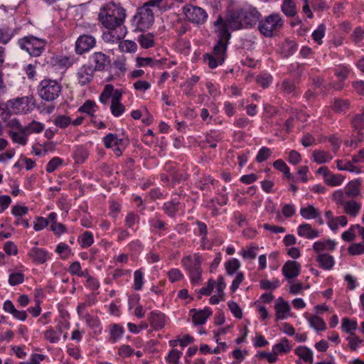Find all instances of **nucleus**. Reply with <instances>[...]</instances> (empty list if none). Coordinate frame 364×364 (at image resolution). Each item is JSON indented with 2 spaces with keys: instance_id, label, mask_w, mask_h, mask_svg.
<instances>
[{
  "instance_id": "obj_23",
  "label": "nucleus",
  "mask_w": 364,
  "mask_h": 364,
  "mask_svg": "<svg viewBox=\"0 0 364 364\" xmlns=\"http://www.w3.org/2000/svg\"><path fill=\"white\" fill-rule=\"evenodd\" d=\"M17 33L16 28L2 25L0 26V43L7 44Z\"/></svg>"
},
{
  "instance_id": "obj_53",
  "label": "nucleus",
  "mask_w": 364,
  "mask_h": 364,
  "mask_svg": "<svg viewBox=\"0 0 364 364\" xmlns=\"http://www.w3.org/2000/svg\"><path fill=\"white\" fill-rule=\"evenodd\" d=\"M280 286V282L277 279H274L272 281L267 279H262L260 281V287L262 289H275Z\"/></svg>"
},
{
  "instance_id": "obj_35",
  "label": "nucleus",
  "mask_w": 364,
  "mask_h": 364,
  "mask_svg": "<svg viewBox=\"0 0 364 364\" xmlns=\"http://www.w3.org/2000/svg\"><path fill=\"white\" fill-rule=\"evenodd\" d=\"M311 327L316 331H324L326 328L323 318L318 316H312L308 318Z\"/></svg>"
},
{
  "instance_id": "obj_19",
  "label": "nucleus",
  "mask_w": 364,
  "mask_h": 364,
  "mask_svg": "<svg viewBox=\"0 0 364 364\" xmlns=\"http://www.w3.org/2000/svg\"><path fill=\"white\" fill-rule=\"evenodd\" d=\"M183 267L188 272L191 269L199 268L201 264L200 257L198 254L187 255L181 260Z\"/></svg>"
},
{
  "instance_id": "obj_45",
  "label": "nucleus",
  "mask_w": 364,
  "mask_h": 364,
  "mask_svg": "<svg viewBox=\"0 0 364 364\" xmlns=\"http://www.w3.org/2000/svg\"><path fill=\"white\" fill-rule=\"evenodd\" d=\"M297 49V45L291 41H285L282 46V53L285 56H289L294 53Z\"/></svg>"
},
{
  "instance_id": "obj_55",
  "label": "nucleus",
  "mask_w": 364,
  "mask_h": 364,
  "mask_svg": "<svg viewBox=\"0 0 364 364\" xmlns=\"http://www.w3.org/2000/svg\"><path fill=\"white\" fill-rule=\"evenodd\" d=\"M71 122L70 117L67 115H59L54 120L55 125L62 129L68 127Z\"/></svg>"
},
{
  "instance_id": "obj_54",
  "label": "nucleus",
  "mask_w": 364,
  "mask_h": 364,
  "mask_svg": "<svg viewBox=\"0 0 364 364\" xmlns=\"http://www.w3.org/2000/svg\"><path fill=\"white\" fill-rule=\"evenodd\" d=\"M119 49L122 52L132 53L136 50V44L132 41H121L119 45Z\"/></svg>"
},
{
  "instance_id": "obj_27",
  "label": "nucleus",
  "mask_w": 364,
  "mask_h": 364,
  "mask_svg": "<svg viewBox=\"0 0 364 364\" xmlns=\"http://www.w3.org/2000/svg\"><path fill=\"white\" fill-rule=\"evenodd\" d=\"M9 134L14 142L23 146L26 144L28 134L26 130H11Z\"/></svg>"
},
{
  "instance_id": "obj_42",
  "label": "nucleus",
  "mask_w": 364,
  "mask_h": 364,
  "mask_svg": "<svg viewBox=\"0 0 364 364\" xmlns=\"http://www.w3.org/2000/svg\"><path fill=\"white\" fill-rule=\"evenodd\" d=\"M78 241L83 248L91 246L94 242L92 233L88 231L83 232L79 237Z\"/></svg>"
},
{
  "instance_id": "obj_10",
  "label": "nucleus",
  "mask_w": 364,
  "mask_h": 364,
  "mask_svg": "<svg viewBox=\"0 0 364 364\" xmlns=\"http://www.w3.org/2000/svg\"><path fill=\"white\" fill-rule=\"evenodd\" d=\"M96 45V39L91 35H80L75 42V52L82 55L90 51Z\"/></svg>"
},
{
  "instance_id": "obj_4",
  "label": "nucleus",
  "mask_w": 364,
  "mask_h": 364,
  "mask_svg": "<svg viewBox=\"0 0 364 364\" xmlns=\"http://www.w3.org/2000/svg\"><path fill=\"white\" fill-rule=\"evenodd\" d=\"M61 84L55 80L44 79L38 86V93L40 97L46 101L52 102L56 100L62 92Z\"/></svg>"
},
{
  "instance_id": "obj_40",
  "label": "nucleus",
  "mask_w": 364,
  "mask_h": 364,
  "mask_svg": "<svg viewBox=\"0 0 364 364\" xmlns=\"http://www.w3.org/2000/svg\"><path fill=\"white\" fill-rule=\"evenodd\" d=\"M272 349L278 355L279 353H288L291 350V347L288 340L287 338H282L279 343L273 346Z\"/></svg>"
},
{
  "instance_id": "obj_2",
  "label": "nucleus",
  "mask_w": 364,
  "mask_h": 364,
  "mask_svg": "<svg viewBox=\"0 0 364 364\" xmlns=\"http://www.w3.org/2000/svg\"><path fill=\"white\" fill-rule=\"evenodd\" d=\"M165 0H150L146 2L134 16L136 28L144 31L150 28L154 23V13L164 9Z\"/></svg>"
},
{
  "instance_id": "obj_16",
  "label": "nucleus",
  "mask_w": 364,
  "mask_h": 364,
  "mask_svg": "<svg viewBox=\"0 0 364 364\" xmlns=\"http://www.w3.org/2000/svg\"><path fill=\"white\" fill-rule=\"evenodd\" d=\"M94 69L89 65L82 66L77 71V76L78 82L85 85L91 82L93 78Z\"/></svg>"
},
{
  "instance_id": "obj_5",
  "label": "nucleus",
  "mask_w": 364,
  "mask_h": 364,
  "mask_svg": "<svg viewBox=\"0 0 364 364\" xmlns=\"http://www.w3.org/2000/svg\"><path fill=\"white\" fill-rule=\"evenodd\" d=\"M35 107V99L33 95L18 97L6 103V107L14 114H27Z\"/></svg>"
},
{
  "instance_id": "obj_58",
  "label": "nucleus",
  "mask_w": 364,
  "mask_h": 364,
  "mask_svg": "<svg viewBox=\"0 0 364 364\" xmlns=\"http://www.w3.org/2000/svg\"><path fill=\"white\" fill-rule=\"evenodd\" d=\"M112 91H113V86L112 85H106L100 96V101L103 104H106L112 95Z\"/></svg>"
},
{
  "instance_id": "obj_57",
  "label": "nucleus",
  "mask_w": 364,
  "mask_h": 364,
  "mask_svg": "<svg viewBox=\"0 0 364 364\" xmlns=\"http://www.w3.org/2000/svg\"><path fill=\"white\" fill-rule=\"evenodd\" d=\"M349 107V102L347 100L336 99L334 101L333 108L337 112H341Z\"/></svg>"
},
{
  "instance_id": "obj_18",
  "label": "nucleus",
  "mask_w": 364,
  "mask_h": 364,
  "mask_svg": "<svg viewBox=\"0 0 364 364\" xmlns=\"http://www.w3.org/2000/svg\"><path fill=\"white\" fill-rule=\"evenodd\" d=\"M297 233L299 236L309 240L316 238L319 235L318 230L313 228L309 223H304L299 225L297 228Z\"/></svg>"
},
{
  "instance_id": "obj_32",
  "label": "nucleus",
  "mask_w": 364,
  "mask_h": 364,
  "mask_svg": "<svg viewBox=\"0 0 364 364\" xmlns=\"http://www.w3.org/2000/svg\"><path fill=\"white\" fill-rule=\"evenodd\" d=\"M295 353L306 362H313V352L306 346H299L295 349Z\"/></svg>"
},
{
  "instance_id": "obj_14",
  "label": "nucleus",
  "mask_w": 364,
  "mask_h": 364,
  "mask_svg": "<svg viewBox=\"0 0 364 364\" xmlns=\"http://www.w3.org/2000/svg\"><path fill=\"white\" fill-rule=\"evenodd\" d=\"M91 59L95 63V70H105L110 65V59L109 56L102 52L94 53L91 56Z\"/></svg>"
},
{
  "instance_id": "obj_38",
  "label": "nucleus",
  "mask_w": 364,
  "mask_h": 364,
  "mask_svg": "<svg viewBox=\"0 0 364 364\" xmlns=\"http://www.w3.org/2000/svg\"><path fill=\"white\" fill-rule=\"evenodd\" d=\"M44 338L50 343H57L60 336L56 333L55 328L50 327L43 332Z\"/></svg>"
},
{
  "instance_id": "obj_49",
  "label": "nucleus",
  "mask_w": 364,
  "mask_h": 364,
  "mask_svg": "<svg viewBox=\"0 0 364 364\" xmlns=\"http://www.w3.org/2000/svg\"><path fill=\"white\" fill-rule=\"evenodd\" d=\"M273 166L276 169L285 174L288 178L291 179L292 178L289 167L283 160L278 159L275 161L273 164Z\"/></svg>"
},
{
  "instance_id": "obj_62",
  "label": "nucleus",
  "mask_w": 364,
  "mask_h": 364,
  "mask_svg": "<svg viewBox=\"0 0 364 364\" xmlns=\"http://www.w3.org/2000/svg\"><path fill=\"white\" fill-rule=\"evenodd\" d=\"M24 275L21 272L11 273L9 275V283L11 286H15L23 283Z\"/></svg>"
},
{
  "instance_id": "obj_15",
  "label": "nucleus",
  "mask_w": 364,
  "mask_h": 364,
  "mask_svg": "<svg viewBox=\"0 0 364 364\" xmlns=\"http://www.w3.org/2000/svg\"><path fill=\"white\" fill-rule=\"evenodd\" d=\"M191 312L193 313L192 320L196 326L204 324L206 322L207 318L213 314V311L209 307H205L201 310H196L193 309L191 310Z\"/></svg>"
},
{
  "instance_id": "obj_36",
  "label": "nucleus",
  "mask_w": 364,
  "mask_h": 364,
  "mask_svg": "<svg viewBox=\"0 0 364 364\" xmlns=\"http://www.w3.org/2000/svg\"><path fill=\"white\" fill-rule=\"evenodd\" d=\"M45 129V125L37 121H32L27 126L25 127V130L28 133V134H31V133L38 134L42 132Z\"/></svg>"
},
{
  "instance_id": "obj_37",
  "label": "nucleus",
  "mask_w": 364,
  "mask_h": 364,
  "mask_svg": "<svg viewBox=\"0 0 364 364\" xmlns=\"http://www.w3.org/2000/svg\"><path fill=\"white\" fill-rule=\"evenodd\" d=\"M163 208L168 215L173 217L179 210V203L174 200L168 201L164 204Z\"/></svg>"
},
{
  "instance_id": "obj_11",
  "label": "nucleus",
  "mask_w": 364,
  "mask_h": 364,
  "mask_svg": "<svg viewBox=\"0 0 364 364\" xmlns=\"http://www.w3.org/2000/svg\"><path fill=\"white\" fill-rule=\"evenodd\" d=\"M239 11L242 17L244 28L255 24L260 16L259 11L251 6L239 9Z\"/></svg>"
},
{
  "instance_id": "obj_13",
  "label": "nucleus",
  "mask_w": 364,
  "mask_h": 364,
  "mask_svg": "<svg viewBox=\"0 0 364 364\" xmlns=\"http://www.w3.org/2000/svg\"><path fill=\"white\" fill-rule=\"evenodd\" d=\"M28 255L33 262L38 264H44L50 259V255L47 250L37 247L31 248Z\"/></svg>"
},
{
  "instance_id": "obj_12",
  "label": "nucleus",
  "mask_w": 364,
  "mask_h": 364,
  "mask_svg": "<svg viewBox=\"0 0 364 364\" xmlns=\"http://www.w3.org/2000/svg\"><path fill=\"white\" fill-rule=\"evenodd\" d=\"M282 272L284 277L291 279L298 277L301 272V264L294 260L287 261L282 267Z\"/></svg>"
},
{
  "instance_id": "obj_41",
  "label": "nucleus",
  "mask_w": 364,
  "mask_h": 364,
  "mask_svg": "<svg viewBox=\"0 0 364 364\" xmlns=\"http://www.w3.org/2000/svg\"><path fill=\"white\" fill-rule=\"evenodd\" d=\"M124 328L119 324H114L110 328V339L112 343H115L124 334Z\"/></svg>"
},
{
  "instance_id": "obj_33",
  "label": "nucleus",
  "mask_w": 364,
  "mask_h": 364,
  "mask_svg": "<svg viewBox=\"0 0 364 364\" xmlns=\"http://www.w3.org/2000/svg\"><path fill=\"white\" fill-rule=\"evenodd\" d=\"M281 9L287 16H294L296 14V4L292 0H284Z\"/></svg>"
},
{
  "instance_id": "obj_51",
  "label": "nucleus",
  "mask_w": 364,
  "mask_h": 364,
  "mask_svg": "<svg viewBox=\"0 0 364 364\" xmlns=\"http://www.w3.org/2000/svg\"><path fill=\"white\" fill-rule=\"evenodd\" d=\"M281 88L282 91L288 95L292 94L296 95V87L294 83L289 80H284L282 83Z\"/></svg>"
},
{
  "instance_id": "obj_47",
  "label": "nucleus",
  "mask_w": 364,
  "mask_h": 364,
  "mask_svg": "<svg viewBox=\"0 0 364 364\" xmlns=\"http://www.w3.org/2000/svg\"><path fill=\"white\" fill-rule=\"evenodd\" d=\"M341 327L346 333L353 335V331L357 328V322L346 317L342 319Z\"/></svg>"
},
{
  "instance_id": "obj_44",
  "label": "nucleus",
  "mask_w": 364,
  "mask_h": 364,
  "mask_svg": "<svg viewBox=\"0 0 364 364\" xmlns=\"http://www.w3.org/2000/svg\"><path fill=\"white\" fill-rule=\"evenodd\" d=\"M326 26L324 24H320L318 28L312 33V38L315 43L318 45L322 44V38L325 36Z\"/></svg>"
},
{
  "instance_id": "obj_31",
  "label": "nucleus",
  "mask_w": 364,
  "mask_h": 364,
  "mask_svg": "<svg viewBox=\"0 0 364 364\" xmlns=\"http://www.w3.org/2000/svg\"><path fill=\"white\" fill-rule=\"evenodd\" d=\"M336 166L340 171H347L353 173H360V169L353 165L351 161L346 160H337Z\"/></svg>"
},
{
  "instance_id": "obj_29",
  "label": "nucleus",
  "mask_w": 364,
  "mask_h": 364,
  "mask_svg": "<svg viewBox=\"0 0 364 364\" xmlns=\"http://www.w3.org/2000/svg\"><path fill=\"white\" fill-rule=\"evenodd\" d=\"M345 194L347 197L353 198L360 194V183L357 181H353L348 183L344 188Z\"/></svg>"
},
{
  "instance_id": "obj_6",
  "label": "nucleus",
  "mask_w": 364,
  "mask_h": 364,
  "mask_svg": "<svg viewBox=\"0 0 364 364\" xmlns=\"http://www.w3.org/2000/svg\"><path fill=\"white\" fill-rule=\"evenodd\" d=\"M18 45L21 49L26 50L30 55L39 56L45 49L46 42L33 36H24L18 39Z\"/></svg>"
},
{
  "instance_id": "obj_39",
  "label": "nucleus",
  "mask_w": 364,
  "mask_h": 364,
  "mask_svg": "<svg viewBox=\"0 0 364 364\" xmlns=\"http://www.w3.org/2000/svg\"><path fill=\"white\" fill-rule=\"evenodd\" d=\"M344 180V177L341 174H333L332 173H329L327 178L324 182L331 186H340Z\"/></svg>"
},
{
  "instance_id": "obj_43",
  "label": "nucleus",
  "mask_w": 364,
  "mask_h": 364,
  "mask_svg": "<svg viewBox=\"0 0 364 364\" xmlns=\"http://www.w3.org/2000/svg\"><path fill=\"white\" fill-rule=\"evenodd\" d=\"M97 105L94 101L87 100L82 106L78 109V112L86 113L90 115H93L96 111Z\"/></svg>"
},
{
  "instance_id": "obj_48",
  "label": "nucleus",
  "mask_w": 364,
  "mask_h": 364,
  "mask_svg": "<svg viewBox=\"0 0 364 364\" xmlns=\"http://www.w3.org/2000/svg\"><path fill=\"white\" fill-rule=\"evenodd\" d=\"M55 252L60 255L61 259H65L70 255L71 249L67 244L60 242L57 245Z\"/></svg>"
},
{
  "instance_id": "obj_25",
  "label": "nucleus",
  "mask_w": 364,
  "mask_h": 364,
  "mask_svg": "<svg viewBox=\"0 0 364 364\" xmlns=\"http://www.w3.org/2000/svg\"><path fill=\"white\" fill-rule=\"evenodd\" d=\"M345 213L355 218L358 215L361 208V205L355 200H348L343 206Z\"/></svg>"
},
{
  "instance_id": "obj_56",
  "label": "nucleus",
  "mask_w": 364,
  "mask_h": 364,
  "mask_svg": "<svg viewBox=\"0 0 364 364\" xmlns=\"http://www.w3.org/2000/svg\"><path fill=\"white\" fill-rule=\"evenodd\" d=\"M63 163V160L59 157H53L46 166V171L48 173H53Z\"/></svg>"
},
{
  "instance_id": "obj_28",
  "label": "nucleus",
  "mask_w": 364,
  "mask_h": 364,
  "mask_svg": "<svg viewBox=\"0 0 364 364\" xmlns=\"http://www.w3.org/2000/svg\"><path fill=\"white\" fill-rule=\"evenodd\" d=\"M116 30H109L108 32L105 33L102 38L105 41L114 43L122 39L125 34L124 29L119 30V33L115 31Z\"/></svg>"
},
{
  "instance_id": "obj_26",
  "label": "nucleus",
  "mask_w": 364,
  "mask_h": 364,
  "mask_svg": "<svg viewBox=\"0 0 364 364\" xmlns=\"http://www.w3.org/2000/svg\"><path fill=\"white\" fill-rule=\"evenodd\" d=\"M300 215L306 220L315 219L320 217L321 213L312 205H308L306 207L300 209Z\"/></svg>"
},
{
  "instance_id": "obj_30",
  "label": "nucleus",
  "mask_w": 364,
  "mask_h": 364,
  "mask_svg": "<svg viewBox=\"0 0 364 364\" xmlns=\"http://www.w3.org/2000/svg\"><path fill=\"white\" fill-rule=\"evenodd\" d=\"M314 161L317 164H325L332 160L333 156L326 151H314L313 153Z\"/></svg>"
},
{
  "instance_id": "obj_46",
  "label": "nucleus",
  "mask_w": 364,
  "mask_h": 364,
  "mask_svg": "<svg viewBox=\"0 0 364 364\" xmlns=\"http://www.w3.org/2000/svg\"><path fill=\"white\" fill-rule=\"evenodd\" d=\"M182 353L176 349H172L166 357V361L168 364H180L179 360Z\"/></svg>"
},
{
  "instance_id": "obj_50",
  "label": "nucleus",
  "mask_w": 364,
  "mask_h": 364,
  "mask_svg": "<svg viewBox=\"0 0 364 364\" xmlns=\"http://www.w3.org/2000/svg\"><path fill=\"white\" fill-rule=\"evenodd\" d=\"M240 263L237 259L233 258L228 261L225 264L227 274L232 275L240 268Z\"/></svg>"
},
{
  "instance_id": "obj_60",
  "label": "nucleus",
  "mask_w": 364,
  "mask_h": 364,
  "mask_svg": "<svg viewBox=\"0 0 364 364\" xmlns=\"http://www.w3.org/2000/svg\"><path fill=\"white\" fill-rule=\"evenodd\" d=\"M110 110L114 117H118L124 112L125 107L121 102H114L111 103Z\"/></svg>"
},
{
  "instance_id": "obj_9",
  "label": "nucleus",
  "mask_w": 364,
  "mask_h": 364,
  "mask_svg": "<svg viewBox=\"0 0 364 364\" xmlns=\"http://www.w3.org/2000/svg\"><path fill=\"white\" fill-rule=\"evenodd\" d=\"M186 19L196 24H203L205 22L208 14L206 11L200 7L186 5L183 9Z\"/></svg>"
},
{
  "instance_id": "obj_21",
  "label": "nucleus",
  "mask_w": 364,
  "mask_h": 364,
  "mask_svg": "<svg viewBox=\"0 0 364 364\" xmlns=\"http://www.w3.org/2000/svg\"><path fill=\"white\" fill-rule=\"evenodd\" d=\"M316 260L319 267L326 270L331 269L335 264L334 258L327 253L317 255Z\"/></svg>"
},
{
  "instance_id": "obj_61",
  "label": "nucleus",
  "mask_w": 364,
  "mask_h": 364,
  "mask_svg": "<svg viewBox=\"0 0 364 364\" xmlns=\"http://www.w3.org/2000/svg\"><path fill=\"white\" fill-rule=\"evenodd\" d=\"M141 46L144 48H149L154 44V38L151 35H141L139 38Z\"/></svg>"
},
{
  "instance_id": "obj_59",
  "label": "nucleus",
  "mask_w": 364,
  "mask_h": 364,
  "mask_svg": "<svg viewBox=\"0 0 364 364\" xmlns=\"http://www.w3.org/2000/svg\"><path fill=\"white\" fill-rule=\"evenodd\" d=\"M348 252L351 255H359L364 254V243H354L348 248Z\"/></svg>"
},
{
  "instance_id": "obj_22",
  "label": "nucleus",
  "mask_w": 364,
  "mask_h": 364,
  "mask_svg": "<svg viewBox=\"0 0 364 364\" xmlns=\"http://www.w3.org/2000/svg\"><path fill=\"white\" fill-rule=\"evenodd\" d=\"M276 310V318L277 320L285 319L287 314L290 311L289 304L284 301L282 298L277 300L274 306Z\"/></svg>"
},
{
  "instance_id": "obj_52",
  "label": "nucleus",
  "mask_w": 364,
  "mask_h": 364,
  "mask_svg": "<svg viewBox=\"0 0 364 364\" xmlns=\"http://www.w3.org/2000/svg\"><path fill=\"white\" fill-rule=\"evenodd\" d=\"M144 284V274L140 270H136L134 274V289L136 291L141 289Z\"/></svg>"
},
{
  "instance_id": "obj_64",
  "label": "nucleus",
  "mask_w": 364,
  "mask_h": 364,
  "mask_svg": "<svg viewBox=\"0 0 364 364\" xmlns=\"http://www.w3.org/2000/svg\"><path fill=\"white\" fill-rule=\"evenodd\" d=\"M345 196H346L345 192L343 193L342 191L338 190V191H336L333 193L332 198H333V201L338 205L343 206V205L347 202L345 200Z\"/></svg>"
},
{
  "instance_id": "obj_20",
  "label": "nucleus",
  "mask_w": 364,
  "mask_h": 364,
  "mask_svg": "<svg viewBox=\"0 0 364 364\" xmlns=\"http://www.w3.org/2000/svg\"><path fill=\"white\" fill-rule=\"evenodd\" d=\"M148 320L150 323V325L155 330H159L164 328L166 323L165 316L161 313L154 311L150 313L148 317Z\"/></svg>"
},
{
  "instance_id": "obj_3",
  "label": "nucleus",
  "mask_w": 364,
  "mask_h": 364,
  "mask_svg": "<svg viewBox=\"0 0 364 364\" xmlns=\"http://www.w3.org/2000/svg\"><path fill=\"white\" fill-rule=\"evenodd\" d=\"M242 17L238 9L230 11L226 19L218 16L214 22L215 31L218 33V38L228 42L230 38L229 30H239L244 28L242 23Z\"/></svg>"
},
{
  "instance_id": "obj_17",
  "label": "nucleus",
  "mask_w": 364,
  "mask_h": 364,
  "mask_svg": "<svg viewBox=\"0 0 364 364\" xmlns=\"http://www.w3.org/2000/svg\"><path fill=\"white\" fill-rule=\"evenodd\" d=\"M336 243L334 240L328 239V240H321L315 242L313 244V250L314 251L318 254H323V251H332L335 250Z\"/></svg>"
},
{
  "instance_id": "obj_34",
  "label": "nucleus",
  "mask_w": 364,
  "mask_h": 364,
  "mask_svg": "<svg viewBox=\"0 0 364 364\" xmlns=\"http://www.w3.org/2000/svg\"><path fill=\"white\" fill-rule=\"evenodd\" d=\"M122 141V139H119L114 134H108L103 138V142L106 148H112L119 146Z\"/></svg>"
},
{
  "instance_id": "obj_8",
  "label": "nucleus",
  "mask_w": 364,
  "mask_h": 364,
  "mask_svg": "<svg viewBox=\"0 0 364 364\" xmlns=\"http://www.w3.org/2000/svg\"><path fill=\"white\" fill-rule=\"evenodd\" d=\"M227 43V41L219 38L218 43L214 46L213 55L207 54L205 56L204 59L208 61V65L210 68H215L224 62Z\"/></svg>"
},
{
  "instance_id": "obj_1",
  "label": "nucleus",
  "mask_w": 364,
  "mask_h": 364,
  "mask_svg": "<svg viewBox=\"0 0 364 364\" xmlns=\"http://www.w3.org/2000/svg\"><path fill=\"white\" fill-rule=\"evenodd\" d=\"M126 18L125 9L119 4L109 2L100 8L98 19L108 30L124 29L122 26Z\"/></svg>"
},
{
  "instance_id": "obj_24",
  "label": "nucleus",
  "mask_w": 364,
  "mask_h": 364,
  "mask_svg": "<svg viewBox=\"0 0 364 364\" xmlns=\"http://www.w3.org/2000/svg\"><path fill=\"white\" fill-rule=\"evenodd\" d=\"M350 73V69L346 65H340L335 70V75L339 79L337 85H333L336 90H341L343 87V82L347 78Z\"/></svg>"
},
{
  "instance_id": "obj_63",
  "label": "nucleus",
  "mask_w": 364,
  "mask_h": 364,
  "mask_svg": "<svg viewBox=\"0 0 364 364\" xmlns=\"http://www.w3.org/2000/svg\"><path fill=\"white\" fill-rule=\"evenodd\" d=\"M272 76L270 75L266 74V73L260 75L257 77V83L260 86H262L263 88H267V87H269V85L272 82Z\"/></svg>"
},
{
  "instance_id": "obj_7",
  "label": "nucleus",
  "mask_w": 364,
  "mask_h": 364,
  "mask_svg": "<svg viewBox=\"0 0 364 364\" xmlns=\"http://www.w3.org/2000/svg\"><path fill=\"white\" fill-rule=\"evenodd\" d=\"M284 25V21L279 14H272L265 17L259 23V31L266 37L272 36L274 32L279 31Z\"/></svg>"
}]
</instances>
